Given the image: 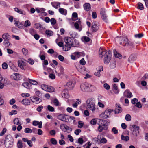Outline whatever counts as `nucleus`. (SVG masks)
Listing matches in <instances>:
<instances>
[{"label":"nucleus","instance_id":"obj_53","mask_svg":"<svg viewBox=\"0 0 148 148\" xmlns=\"http://www.w3.org/2000/svg\"><path fill=\"white\" fill-rule=\"evenodd\" d=\"M2 67L3 69H6L8 68V65L6 63L4 62L2 64Z\"/></svg>","mask_w":148,"mask_h":148},{"label":"nucleus","instance_id":"obj_40","mask_svg":"<svg viewBox=\"0 0 148 148\" xmlns=\"http://www.w3.org/2000/svg\"><path fill=\"white\" fill-rule=\"evenodd\" d=\"M137 8L140 10H143L144 9V7L143 4L140 2H139L138 3Z\"/></svg>","mask_w":148,"mask_h":148},{"label":"nucleus","instance_id":"obj_3","mask_svg":"<svg viewBox=\"0 0 148 148\" xmlns=\"http://www.w3.org/2000/svg\"><path fill=\"white\" fill-rule=\"evenodd\" d=\"M64 40L66 44L64 46L63 48V49H64V51H67L71 48L73 39L70 37H66L64 38Z\"/></svg>","mask_w":148,"mask_h":148},{"label":"nucleus","instance_id":"obj_58","mask_svg":"<svg viewBox=\"0 0 148 148\" xmlns=\"http://www.w3.org/2000/svg\"><path fill=\"white\" fill-rule=\"evenodd\" d=\"M79 63L80 64V65H84L86 64V62L84 60V58L82 59L79 61Z\"/></svg>","mask_w":148,"mask_h":148},{"label":"nucleus","instance_id":"obj_54","mask_svg":"<svg viewBox=\"0 0 148 148\" xmlns=\"http://www.w3.org/2000/svg\"><path fill=\"white\" fill-rule=\"evenodd\" d=\"M78 127L79 128H82L83 127L84 125V123H83L82 121H78Z\"/></svg>","mask_w":148,"mask_h":148},{"label":"nucleus","instance_id":"obj_28","mask_svg":"<svg viewBox=\"0 0 148 148\" xmlns=\"http://www.w3.org/2000/svg\"><path fill=\"white\" fill-rule=\"evenodd\" d=\"M51 4L53 7L56 9H57L58 8V6L60 5V3L58 2H51Z\"/></svg>","mask_w":148,"mask_h":148},{"label":"nucleus","instance_id":"obj_18","mask_svg":"<svg viewBox=\"0 0 148 148\" xmlns=\"http://www.w3.org/2000/svg\"><path fill=\"white\" fill-rule=\"evenodd\" d=\"M14 10L16 12L22 15H25L26 14V12L24 10L19 9L18 8L16 7L14 8Z\"/></svg>","mask_w":148,"mask_h":148},{"label":"nucleus","instance_id":"obj_20","mask_svg":"<svg viewBox=\"0 0 148 148\" xmlns=\"http://www.w3.org/2000/svg\"><path fill=\"white\" fill-rule=\"evenodd\" d=\"M59 11L61 14L63 15L66 16L67 14V10L64 8H59Z\"/></svg>","mask_w":148,"mask_h":148},{"label":"nucleus","instance_id":"obj_21","mask_svg":"<svg viewBox=\"0 0 148 148\" xmlns=\"http://www.w3.org/2000/svg\"><path fill=\"white\" fill-rule=\"evenodd\" d=\"M2 38L4 40H10L11 36L8 33H5L3 34L2 36Z\"/></svg>","mask_w":148,"mask_h":148},{"label":"nucleus","instance_id":"obj_24","mask_svg":"<svg viewBox=\"0 0 148 148\" xmlns=\"http://www.w3.org/2000/svg\"><path fill=\"white\" fill-rule=\"evenodd\" d=\"M22 104L25 105H29L30 104V101L27 99H23L22 101Z\"/></svg>","mask_w":148,"mask_h":148},{"label":"nucleus","instance_id":"obj_33","mask_svg":"<svg viewBox=\"0 0 148 148\" xmlns=\"http://www.w3.org/2000/svg\"><path fill=\"white\" fill-rule=\"evenodd\" d=\"M64 68L61 66L60 68V73H58V75L59 76H60L62 74H63L64 73Z\"/></svg>","mask_w":148,"mask_h":148},{"label":"nucleus","instance_id":"obj_39","mask_svg":"<svg viewBox=\"0 0 148 148\" xmlns=\"http://www.w3.org/2000/svg\"><path fill=\"white\" fill-rule=\"evenodd\" d=\"M102 19L106 22H107L108 20L107 19V16L106 14L101 15Z\"/></svg>","mask_w":148,"mask_h":148},{"label":"nucleus","instance_id":"obj_14","mask_svg":"<svg viewBox=\"0 0 148 148\" xmlns=\"http://www.w3.org/2000/svg\"><path fill=\"white\" fill-rule=\"evenodd\" d=\"M11 77L12 79L18 80L21 79V76L19 73H15L11 75Z\"/></svg>","mask_w":148,"mask_h":148},{"label":"nucleus","instance_id":"obj_13","mask_svg":"<svg viewBox=\"0 0 148 148\" xmlns=\"http://www.w3.org/2000/svg\"><path fill=\"white\" fill-rule=\"evenodd\" d=\"M124 95L126 97L130 98L132 97L133 95L129 89H126L124 92Z\"/></svg>","mask_w":148,"mask_h":148},{"label":"nucleus","instance_id":"obj_5","mask_svg":"<svg viewBox=\"0 0 148 148\" xmlns=\"http://www.w3.org/2000/svg\"><path fill=\"white\" fill-rule=\"evenodd\" d=\"M132 127L133 129L132 131L133 135H135L136 136H137L140 132L139 127L135 125H132Z\"/></svg>","mask_w":148,"mask_h":148},{"label":"nucleus","instance_id":"obj_27","mask_svg":"<svg viewBox=\"0 0 148 148\" xmlns=\"http://www.w3.org/2000/svg\"><path fill=\"white\" fill-rule=\"evenodd\" d=\"M81 24V22L79 20L76 22L74 24V26L75 28L79 30V31H80L81 29L79 28V26Z\"/></svg>","mask_w":148,"mask_h":148},{"label":"nucleus","instance_id":"obj_32","mask_svg":"<svg viewBox=\"0 0 148 148\" xmlns=\"http://www.w3.org/2000/svg\"><path fill=\"white\" fill-rule=\"evenodd\" d=\"M23 145L21 140H19L17 143V147L18 148H23Z\"/></svg>","mask_w":148,"mask_h":148},{"label":"nucleus","instance_id":"obj_60","mask_svg":"<svg viewBox=\"0 0 148 148\" xmlns=\"http://www.w3.org/2000/svg\"><path fill=\"white\" fill-rule=\"evenodd\" d=\"M43 107L42 105H40L38 106L36 108V110L38 112H40L43 109Z\"/></svg>","mask_w":148,"mask_h":148},{"label":"nucleus","instance_id":"obj_52","mask_svg":"<svg viewBox=\"0 0 148 148\" xmlns=\"http://www.w3.org/2000/svg\"><path fill=\"white\" fill-rule=\"evenodd\" d=\"M22 51L23 53L25 55H27L28 53V50L25 48H23Z\"/></svg>","mask_w":148,"mask_h":148},{"label":"nucleus","instance_id":"obj_47","mask_svg":"<svg viewBox=\"0 0 148 148\" xmlns=\"http://www.w3.org/2000/svg\"><path fill=\"white\" fill-rule=\"evenodd\" d=\"M14 24L18 26V27H20L21 26H20V25H21V24L19 22V21H18L14 20Z\"/></svg>","mask_w":148,"mask_h":148},{"label":"nucleus","instance_id":"obj_16","mask_svg":"<svg viewBox=\"0 0 148 148\" xmlns=\"http://www.w3.org/2000/svg\"><path fill=\"white\" fill-rule=\"evenodd\" d=\"M74 86V84L72 81H70L68 82L66 85V87L68 90H71L73 89Z\"/></svg>","mask_w":148,"mask_h":148},{"label":"nucleus","instance_id":"obj_51","mask_svg":"<svg viewBox=\"0 0 148 148\" xmlns=\"http://www.w3.org/2000/svg\"><path fill=\"white\" fill-rule=\"evenodd\" d=\"M143 36L142 33H139L138 34H136L134 35V37L136 38H140L142 37Z\"/></svg>","mask_w":148,"mask_h":148},{"label":"nucleus","instance_id":"obj_29","mask_svg":"<svg viewBox=\"0 0 148 148\" xmlns=\"http://www.w3.org/2000/svg\"><path fill=\"white\" fill-rule=\"evenodd\" d=\"M70 35L72 38H73L76 37L77 35V34L74 31H71L70 32Z\"/></svg>","mask_w":148,"mask_h":148},{"label":"nucleus","instance_id":"obj_35","mask_svg":"<svg viewBox=\"0 0 148 148\" xmlns=\"http://www.w3.org/2000/svg\"><path fill=\"white\" fill-rule=\"evenodd\" d=\"M14 124L17 125H21V122H20L19 119L18 118H16L14 120Z\"/></svg>","mask_w":148,"mask_h":148},{"label":"nucleus","instance_id":"obj_23","mask_svg":"<svg viewBox=\"0 0 148 148\" xmlns=\"http://www.w3.org/2000/svg\"><path fill=\"white\" fill-rule=\"evenodd\" d=\"M79 42L78 40L75 39L73 40L71 47H77L79 45Z\"/></svg>","mask_w":148,"mask_h":148},{"label":"nucleus","instance_id":"obj_49","mask_svg":"<svg viewBox=\"0 0 148 148\" xmlns=\"http://www.w3.org/2000/svg\"><path fill=\"white\" fill-rule=\"evenodd\" d=\"M82 39L83 41L86 42L89 41L90 39L87 36L83 37Z\"/></svg>","mask_w":148,"mask_h":148},{"label":"nucleus","instance_id":"obj_64","mask_svg":"<svg viewBox=\"0 0 148 148\" xmlns=\"http://www.w3.org/2000/svg\"><path fill=\"white\" fill-rule=\"evenodd\" d=\"M82 53L80 52H75L73 53V54L77 56L78 58L81 55Z\"/></svg>","mask_w":148,"mask_h":148},{"label":"nucleus","instance_id":"obj_38","mask_svg":"<svg viewBox=\"0 0 148 148\" xmlns=\"http://www.w3.org/2000/svg\"><path fill=\"white\" fill-rule=\"evenodd\" d=\"M34 27L37 29H40L42 28V25L39 23H36L34 25Z\"/></svg>","mask_w":148,"mask_h":148},{"label":"nucleus","instance_id":"obj_9","mask_svg":"<svg viewBox=\"0 0 148 148\" xmlns=\"http://www.w3.org/2000/svg\"><path fill=\"white\" fill-rule=\"evenodd\" d=\"M99 57L102 58L103 56L105 57V55H108V51H106V50L103 48H100L99 51Z\"/></svg>","mask_w":148,"mask_h":148},{"label":"nucleus","instance_id":"obj_26","mask_svg":"<svg viewBox=\"0 0 148 148\" xmlns=\"http://www.w3.org/2000/svg\"><path fill=\"white\" fill-rule=\"evenodd\" d=\"M114 55L116 58L119 59H121L122 58V55L114 49Z\"/></svg>","mask_w":148,"mask_h":148},{"label":"nucleus","instance_id":"obj_36","mask_svg":"<svg viewBox=\"0 0 148 148\" xmlns=\"http://www.w3.org/2000/svg\"><path fill=\"white\" fill-rule=\"evenodd\" d=\"M121 138L122 140L127 141H128L129 139V137L128 136H124L123 135H122L121 136Z\"/></svg>","mask_w":148,"mask_h":148},{"label":"nucleus","instance_id":"obj_15","mask_svg":"<svg viewBox=\"0 0 148 148\" xmlns=\"http://www.w3.org/2000/svg\"><path fill=\"white\" fill-rule=\"evenodd\" d=\"M99 28V25L96 22H94L92 23V30L93 32H95Z\"/></svg>","mask_w":148,"mask_h":148},{"label":"nucleus","instance_id":"obj_11","mask_svg":"<svg viewBox=\"0 0 148 148\" xmlns=\"http://www.w3.org/2000/svg\"><path fill=\"white\" fill-rule=\"evenodd\" d=\"M121 39H122V42H120V45H122L123 46H127L129 45L128 39L127 38L122 37L121 38Z\"/></svg>","mask_w":148,"mask_h":148},{"label":"nucleus","instance_id":"obj_55","mask_svg":"<svg viewBox=\"0 0 148 148\" xmlns=\"http://www.w3.org/2000/svg\"><path fill=\"white\" fill-rule=\"evenodd\" d=\"M24 132L26 133H31L32 130L29 128H26L25 129Z\"/></svg>","mask_w":148,"mask_h":148},{"label":"nucleus","instance_id":"obj_61","mask_svg":"<svg viewBox=\"0 0 148 148\" xmlns=\"http://www.w3.org/2000/svg\"><path fill=\"white\" fill-rule=\"evenodd\" d=\"M77 14L76 12H74L72 14V18L73 19H76L77 18Z\"/></svg>","mask_w":148,"mask_h":148},{"label":"nucleus","instance_id":"obj_63","mask_svg":"<svg viewBox=\"0 0 148 148\" xmlns=\"http://www.w3.org/2000/svg\"><path fill=\"white\" fill-rule=\"evenodd\" d=\"M50 21L52 25H54L56 22V19L54 18H51L50 20Z\"/></svg>","mask_w":148,"mask_h":148},{"label":"nucleus","instance_id":"obj_12","mask_svg":"<svg viewBox=\"0 0 148 148\" xmlns=\"http://www.w3.org/2000/svg\"><path fill=\"white\" fill-rule=\"evenodd\" d=\"M122 110V108L119 103H116V108L115 110V114H119L121 113Z\"/></svg>","mask_w":148,"mask_h":148},{"label":"nucleus","instance_id":"obj_19","mask_svg":"<svg viewBox=\"0 0 148 148\" xmlns=\"http://www.w3.org/2000/svg\"><path fill=\"white\" fill-rule=\"evenodd\" d=\"M103 123H101V125L104 126L103 129L104 130H107L108 129L107 126L109 125V122L105 120H102Z\"/></svg>","mask_w":148,"mask_h":148},{"label":"nucleus","instance_id":"obj_6","mask_svg":"<svg viewBox=\"0 0 148 148\" xmlns=\"http://www.w3.org/2000/svg\"><path fill=\"white\" fill-rule=\"evenodd\" d=\"M111 52L110 51H108V55H105L104 58V62L105 64H108L111 59Z\"/></svg>","mask_w":148,"mask_h":148},{"label":"nucleus","instance_id":"obj_43","mask_svg":"<svg viewBox=\"0 0 148 148\" xmlns=\"http://www.w3.org/2000/svg\"><path fill=\"white\" fill-rule=\"evenodd\" d=\"M54 89L53 87L51 86H48V89L47 91V92H52L54 91Z\"/></svg>","mask_w":148,"mask_h":148},{"label":"nucleus","instance_id":"obj_22","mask_svg":"<svg viewBox=\"0 0 148 148\" xmlns=\"http://www.w3.org/2000/svg\"><path fill=\"white\" fill-rule=\"evenodd\" d=\"M84 9L86 11H88L91 9L90 5L88 3H85L83 5Z\"/></svg>","mask_w":148,"mask_h":148},{"label":"nucleus","instance_id":"obj_50","mask_svg":"<svg viewBox=\"0 0 148 148\" xmlns=\"http://www.w3.org/2000/svg\"><path fill=\"white\" fill-rule=\"evenodd\" d=\"M7 131L6 128H4L0 133V136H2L6 133Z\"/></svg>","mask_w":148,"mask_h":148},{"label":"nucleus","instance_id":"obj_34","mask_svg":"<svg viewBox=\"0 0 148 148\" xmlns=\"http://www.w3.org/2000/svg\"><path fill=\"white\" fill-rule=\"evenodd\" d=\"M9 40H4L3 42V44L6 47H8L10 45V43L8 41Z\"/></svg>","mask_w":148,"mask_h":148},{"label":"nucleus","instance_id":"obj_48","mask_svg":"<svg viewBox=\"0 0 148 148\" xmlns=\"http://www.w3.org/2000/svg\"><path fill=\"white\" fill-rule=\"evenodd\" d=\"M50 142L53 145H56L57 142V140L54 138H52L51 139Z\"/></svg>","mask_w":148,"mask_h":148},{"label":"nucleus","instance_id":"obj_1","mask_svg":"<svg viewBox=\"0 0 148 148\" xmlns=\"http://www.w3.org/2000/svg\"><path fill=\"white\" fill-rule=\"evenodd\" d=\"M87 109L91 110L94 113L96 109L95 106V100L92 98L88 99L86 101Z\"/></svg>","mask_w":148,"mask_h":148},{"label":"nucleus","instance_id":"obj_10","mask_svg":"<svg viewBox=\"0 0 148 148\" xmlns=\"http://www.w3.org/2000/svg\"><path fill=\"white\" fill-rule=\"evenodd\" d=\"M30 99L32 102L36 104H38L42 101L41 99L36 96L31 97Z\"/></svg>","mask_w":148,"mask_h":148},{"label":"nucleus","instance_id":"obj_44","mask_svg":"<svg viewBox=\"0 0 148 148\" xmlns=\"http://www.w3.org/2000/svg\"><path fill=\"white\" fill-rule=\"evenodd\" d=\"M31 23L29 21L27 20L24 23V26L25 27H27L30 26Z\"/></svg>","mask_w":148,"mask_h":148},{"label":"nucleus","instance_id":"obj_56","mask_svg":"<svg viewBox=\"0 0 148 148\" xmlns=\"http://www.w3.org/2000/svg\"><path fill=\"white\" fill-rule=\"evenodd\" d=\"M106 10L105 8H101L100 10V14L101 15L106 14Z\"/></svg>","mask_w":148,"mask_h":148},{"label":"nucleus","instance_id":"obj_30","mask_svg":"<svg viewBox=\"0 0 148 148\" xmlns=\"http://www.w3.org/2000/svg\"><path fill=\"white\" fill-rule=\"evenodd\" d=\"M107 113V111L106 110L104 112H103L100 115V117L103 119H106L108 118L109 116L106 114Z\"/></svg>","mask_w":148,"mask_h":148},{"label":"nucleus","instance_id":"obj_17","mask_svg":"<svg viewBox=\"0 0 148 148\" xmlns=\"http://www.w3.org/2000/svg\"><path fill=\"white\" fill-rule=\"evenodd\" d=\"M137 57L136 55L132 54L129 57L128 59V61L130 63H132L136 59Z\"/></svg>","mask_w":148,"mask_h":148},{"label":"nucleus","instance_id":"obj_62","mask_svg":"<svg viewBox=\"0 0 148 148\" xmlns=\"http://www.w3.org/2000/svg\"><path fill=\"white\" fill-rule=\"evenodd\" d=\"M97 121L95 119H93L91 121L90 123L92 125H94L96 124Z\"/></svg>","mask_w":148,"mask_h":148},{"label":"nucleus","instance_id":"obj_57","mask_svg":"<svg viewBox=\"0 0 148 148\" xmlns=\"http://www.w3.org/2000/svg\"><path fill=\"white\" fill-rule=\"evenodd\" d=\"M116 67V63L115 62H114L113 63H112L110 65V67L111 69H114Z\"/></svg>","mask_w":148,"mask_h":148},{"label":"nucleus","instance_id":"obj_7","mask_svg":"<svg viewBox=\"0 0 148 148\" xmlns=\"http://www.w3.org/2000/svg\"><path fill=\"white\" fill-rule=\"evenodd\" d=\"M69 116L64 114H60L58 116V118L59 120L65 122L69 121Z\"/></svg>","mask_w":148,"mask_h":148},{"label":"nucleus","instance_id":"obj_37","mask_svg":"<svg viewBox=\"0 0 148 148\" xmlns=\"http://www.w3.org/2000/svg\"><path fill=\"white\" fill-rule=\"evenodd\" d=\"M48 110L50 112H53L55 111L54 108L50 105H48L47 106Z\"/></svg>","mask_w":148,"mask_h":148},{"label":"nucleus","instance_id":"obj_25","mask_svg":"<svg viewBox=\"0 0 148 148\" xmlns=\"http://www.w3.org/2000/svg\"><path fill=\"white\" fill-rule=\"evenodd\" d=\"M18 66L21 69H24L23 66L24 65V62L21 60H19L18 62Z\"/></svg>","mask_w":148,"mask_h":148},{"label":"nucleus","instance_id":"obj_46","mask_svg":"<svg viewBox=\"0 0 148 148\" xmlns=\"http://www.w3.org/2000/svg\"><path fill=\"white\" fill-rule=\"evenodd\" d=\"M46 34L48 36H51L53 34V33L52 31L49 30H47L45 32Z\"/></svg>","mask_w":148,"mask_h":148},{"label":"nucleus","instance_id":"obj_42","mask_svg":"<svg viewBox=\"0 0 148 148\" xmlns=\"http://www.w3.org/2000/svg\"><path fill=\"white\" fill-rule=\"evenodd\" d=\"M41 88L44 90L47 91L48 88L47 85L42 84L41 85Z\"/></svg>","mask_w":148,"mask_h":148},{"label":"nucleus","instance_id":"obj_4","mask_svg":"<svg viewBox=\"0 0 148 148\" xmlns=\"http://www.w3.org/2000/svg\"><path fill=\"white\" fill-rule=\"evenodd\" d=\"M13 139L10 135H7L5 140L4 144L5 147L8 148H11L13 145Z\"/></svg>","mask_w":148,"mask_h":148},{"label":"nucleus","instance_id":"obj_59","mask_svg":"<svg viewBox=\"0 0 148 148\" xmlns=\"http://www.w3.org/2000/svg\"><path fill=\"white\" fill-rule=\"evenodd\" d=\"M36 95L40 97H41L42 96V93L38 90H36L35 91Z\"/></svg>","mask_w":148,"mask_h":148},{"label":"nucleus","instance_id":"obj_8","mask_svg":"<svg viewBox=\"0 0 148 148\" xmlns=\"http://www.w3.org/2000/svg\"><path fill=\"white\" fill-rule=\"evenodd\" d=\"M76 68L78 71L82 74H84L86 72L85 68L80 65H77Z\"/></svg>","mask_w":148,"mask_h":148},{"label":"nucleus","instance_id":"obj_31","mask_svg":"<svg viewBox=\"0 0 148 148\" xmlns=\"http://www.w3.org/2000/svg\"><path fill=\"white\" fill-rule=\"evenodd\" d=\"M29 32L31 35L33 36L37 33L36 30L33 28H31L29 29Z\"/></svg>","mask_w":148,"mask_h":148},{"label":"nucleus","instance_id":"obj_2","mask_svg":"<svg viewBox=\"0 0 148 148\" xmlns=\"http://www.w3.org/2000/svg\"><path fill=\"white\" fill-rule=\"evenodd\" d=\"M81 90L84 92H90L92 91L95 86L87 83L85 82L81 84L80 85Z\"/></svg>","mask_w":148,"mask_h":148},{"label":"nucleus","instance_id":"obj_45","mask_svg":"<svg viewBox=\"0 0 148 148\" xmlns=\"http://www.w3.org/2000/svg\"><path fill=\"white\" fill-rule=\"evenodd\" d=\"M125 119L127 121H130L131 119V116L128 114H126L125 116Z\"/></svg>","mask_w":148,"mask_h":148},{"label":"nucleus","instance_id":"obj_41","mask_svg":"<svg viewBox=\"0 0 148 148\" xmlns=\"http://www.w3.org/2000/svg\"><path fill=\"white\" fill-rule=\"evenodd\" d=\"M29 82L31 84L33 85H37L38 84L36 81L30 79H29Z\"/></svg>","mask_w":148,"mask_h":148}]
</instances>
